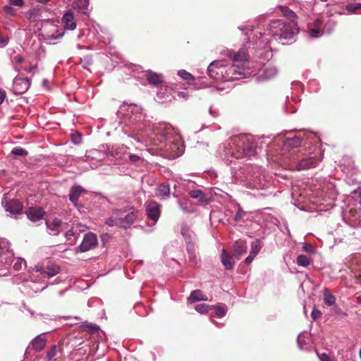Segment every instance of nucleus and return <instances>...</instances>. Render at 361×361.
Here are the masks:
<instances>
[{"instance_id":"bf43d9fd","label":"nucleus","mask_w":361,"mask_h":361,"mask_svg":"<svg viewBox=\"0 0 361 361\" xmlns=\"http://www.w3.org/2000/svg\"><path fill=\"white\" fill-rule=\"evenodd\" d=\"M302 248L305 251H306L307 252H310V253L315 252V249L311 245L305 244V245H303Z\"/></svg>"},{"instance_id":"f03ea898","label":"nucleus","mask_w":361,"mask_h":361,"mask_svg":"<svg viewBox=\"0 0 361 361\" xmlns=\"http://www.w3.org/2000/svg\"><path fill=\"white\" fill-rule=\"evenodd\" d=\"M224 54L233 61L232 65L225 60H215L209 63L207 68L209 76L216 81L226 82L249 78L253 72L245 68L252 54L245 42L237 53L231 50H224Z\"/></svg>"},{"instance_id":"6e6552de","label":"nucleus","mask_w":361,"mask_h":361,"mask_svg":"<svg viewBox=\"0 0 361 361\" xmlns=\"http://www.w3.org/2000/svg\"><path fill=\"white\" fill-rule=\"evenodd\" d=\"M344 218L348 219L352 226H361V200L352 206L348 207V209L345 212Z\"/></svg>"},{"instance_id":"69168bd1","label":"nucleus","mask_w":361,"mask_h":361,"mask_svg":"<svg viewBox=\"0 0 361 361\" xmlns=\"http://www.w3.org/2000/svg\"><path fill=\"white\" fill-rule=\"evenodd\" d=\"M6 98V92L0 88V104H2Z\"/></svg>"},{"instance_id":"58836bf2","label":"nucleus","mask_w":361,"mask_h":361,"mask_svg":"<svg viewBox=\"0 0 361 361\" xmlns=\"http://www.w3.org/2000/svg\"><path fill=\"white\" fill-rule=\"evenodd\" d=\"M324 302L328 306H331L336 302V298L332 294L328 293L327 291L324 293Z\"/></svg>"},{"instance_id":"b1692460","label":"nucleus","mask_w":361,"mask_h":361,"mask_svg":"<svg viewBox=\"0 0 361 361\" xmlns=\"http://www.w3.org/2000/svg\"><path fill=\"white\" fill-rule=\"evenodd\" d=\"M180 233L185 239L186 245L189 244H194L195 238V233L190 230V227L183 224L181 226Z\"/></svg>"},{"instance_id":"f8f14e48","label":"nucleus","mask_w":361,"mask_h":361,"mask_svg":"<svg viewBox=\"0 0 361 361\" xmlns=\"http://www.w3.org/2000/svg\"><path fill=\"white\" fill-rule=\"evenodd\" d=\"M30 85L27 78L16 77L13 80L12 91L16 94H22L29 89Z\"/></svg>"},{"instance_id":"c03bdc74","label":"nucleus","mask_w":361,"mask_h":361,"mask_svg":"<svg viewBox=\"0 0 361 361\" xmlns=\"http://www.w3.org/2000/svg\"><path fill=\"white\" fill-rule=\"evenodd\" d=\"M71 140L74 145H80L82 142V135L78 132L74 133L71 135Z\"/></svg>"},{"instance_id":"338daca9","label":"nucleus","mask_w":361,"mask_h":361,"mask_svg":"<svg viewBox=\"0 0 361 361\" xmlns=\"http://www.w3.org/2000/svg\"><path fill=\"white\" fill-rule=\"evenodd\" d=\"M87 328L92 333H94L99 329V326L94 324H90L87 326Z\"/></svg>"},{"instance_id":"864d4df0","label":"nucleus","mask_w":361,"mask_h":361,"mask_svg":"<svg viewBox=\"0 0 361 361\" xmlns=\"http://www.w3.org/2000/svg\"><path fill=\"white\" fill-rule=\"evenodd\" d=\"M267 183H253V188H256L257 190H263L267 187Z\"/></svg>"},{"instance_id":"3c124183","label":"nucleus","mask_w":361,"mask_h":361,"mask_svg":"<svg viewBox=\"0 0 361 361\" xmlns=\"http://www.w3.org/2000/svg\"><path fill=\"white\" fill-rule=\"evenodd\" d=\"M8 3L11 6L23 7L25 4L24 0H8Z\"/></svg>"},{"instance_id":"5fc2aeb1","label":"nucleus","mask_w":361,"mask_h":361,"mask_svg":"<svg viewBox=\"0 0 361 361\" xmlns=\"http://www.w3.org/2000/svg\"><path fill=\"white\" fill-rule=\"evenodd\" d=\"M128 157H129V161L133 164L137 163V161H139L142 159L140 156H138L136 154H129Z\"/></svg>"},{"instance_id":"09e8293b","label":"nucleus","mask_w":361,"mask_h":361,"mask_svg":"<svg viewBox=\"0 0 361 361\" xmlns=\"http://www.w3.org/2000/svg\"><path fill=\"white\" fill-rule=\"evenodd\" d=\"M178 74L180 78H182L184 80H189L193 79V76L190 73L187 72L185 70L179 71Z\"/></svg>"},{"instance_id":"cd10ccee","label":"nucleus","mask_w":361,"mask_h":361,"mask_svg":"<svg viewBox=\"0 0 361 361\" xmlns=\"http://www.w3.org/2000/svg\"><path fill=\"white\" fill-rule=\"evenodd\" d=\"M310 336L307 332H303L298 335L297 341L298 345L300 349H307L310 343Z\"/></svg>"},{"instance_id":"0e129e2a","label":"nucleus","mask_w":361,"mask_h":361,"mask_svg":"<svg viewBox=\"0 0 361 361\" xmlns=\"http://www.w3.org/2000/svg\"><path fill=\"white\" fill-rule=\"evenodd\" d=\"M74 235H75V232L73 231V229H70V230L67 231L65 233V236L68 240H71V238L72 236H74Z\"/></svg>"},{"instance_id":"f3484780","label":"nucleus","mask_w":361,"mask_h":361,"mask_svg":"<svg viewBox=\"0 0 361 361\" xmlns=\"http://www.w3.org/2000/svg\"><path fill=\"white\" fill-rule=\"evenodd\" d=\"M27 219L32 222H37L43 219L44 212L40 207H30L26 213Z\"/></svg>"},{"instance_id":"f704fd0d","label":"nucleus","mask_w":361,"mask_h":361,"mask_svg":"<svg viewBox=\"0 0 361 361\" xmlns=\"http://www.w3.org/2000/svg\"><path fill=\"white\" fill-rule=\"evenodd\" d=\"M336 23L332 19H328L326 21L324 20L322 24V29L324 34H330L336 27Z\"/></svg>"},{"instance_id":"37998d69","label":"nucleus","mask_w":361,"mask_h":361,"mask_svg":"<svg viewBox=\"0 0 361 361\" xmlns=\"http://www.w3.org/2000/svg\"><path fill=\"white\" fill-rule=\"evenodd\" d=\"M11 153L16 157H24L27 156L28 154L25 149L20 147H14L12 149Z\"/></svg>"},{"instance_id":"052dcab7","label":"nucleus","mask_w":361,"mask_h":361,"mask_svg":"<svg viewBox=\"0 0 361 361\" xmlns=\"http://www.w3.org/2000/svg\"><path fill=\"white\" fill-rule=\"evenodd\" d=\"M317 355L320 361H331L330 357L326 353H322L321 355L317 353Z\"/></svg>"},{"instance_id":"1a4fd4ad","label":"nucleus","mask_w":361,"mask_h":361,"mask_svg":"<svg viewBox=\"0 0 361 361\" xmlns=\"http://www.w3.org/2000/svg\"><path fill=\"white\" fill-rule=\"evenodd\" d=\"M97 243L98 241L96 234L92 232H89L85 234L80 245L75 247V252H85L92 249H94L97 245Z\"/></svg>"},{"instance_id":"bb28decb","label":"nucleus","mask_w":361,"mask_h":361,"mask_svg":"<svg viewBox=\"0 0 361 361\" xmlns=\"http://www.w3.org/2000/svg\"><path fill=\"white\" fill-rule=\"evenodd\" d=\"M146 75L148 82L151 85H158L161 84L163 81L161 75H159L152 71H147Z\"/></svg>"},{"instance_id":"393cba45","label":"nucleus","mask_w":361,"mask_h":361,"mask_svg":"<svg viewBox=\"0 0 361 361\" xmlns=\"http://www.w3.org/2000/svg\"><path fill=\"white\" fill-rule=\"evenodd\" d=\"M121 215V210L115 209L113 211L112 215L106 220L105 223L109 226H116L120 227V216Z\"/></svg>"},{"instance_id":"6e6d98bb","label":"nucleus","mask_w":361,"mask_h":361,"mask_svg":"<svg viewBox=\"0 0 361 361\" xmlns=\"http://www.w3.org/2000/svg\"><path fill=\"white\" fill-rule=\"evenodd\" d=\"M321 316L322 312L319 310L317 309H313V310L311 312V317L314 320L319 319Z\"/></svg>"},{"instance_id":"13d9d810","label":"nucleus","mask_w":361,"mask_h":361,"mask_svg":"<svg viewBox=\"0 0 361 361\" xmlns=\"http://www.w3.org/2000/svg\"><path fill=\"white\" fill-rule=\"evenodd\" d=\"M260 246L257 243H252L251 244V252H254L256 255L259 252Z\"/></svg>"},{"instance_id":"49530a36","label":"nucleus","mask_w":361,"mask_h":361,"mask_svg":"<svg viewBox=\"0 0 361 361\" xmlns=\"http://www.w3.org/2000/svg\"><path fill=\"white\" fill-rule=\"evenodd\" d=\"M214 314L218 317L221 318L226 315V310L224 307L216 306L214 307Z\"/></svg>"},{"instance_id":"9d476101","label":"nucleus","mask_w":361,"mask_h":361,"mask_svg":"<svg viewBox=\"0 0 361 361\" xmlns=\"http://www.w3.org/2000/svg\"><path fill=\"white\" fill-rule=\"evenodd\" d=\"M87 190L80 185H73L70 189L68 195L69 200L73 203V206L80 212V209L83 208V205L78 202V199L82 194L86 193Z\"/></svg>"},{"instance_id":"4d7b16f0","label":"nucleus","mask_w":361,"mask_h":361,"mask_svg":"<svg viewBox=\"0 0 361 361\" xmlns=\"http://www.w3.org/2000/svg\"><path fill=\"white\" fill-rule=\"evenodd\" d=\"M256 255H257L254 252L250 251L249 255L245 258V262L246 264H250L253 261Z\"/></svg>"},{"instance_id":"a19ab883","label":"nucleus","mask_w":361,"mask_h":361,"mask_svg":"<svg viewBox=\"0 0 361 361\" xmlns=\"http://www.w3.org/2000/svg\"><path fill=\"white\" fill-rule=\"evenodd\" d=\"M80 64L82 68L86 70L90 71V67L92 64V59L90 56H85L83 59H81Z\"/></svg>"},{"instance_id":"c756f323","label":"nucleus","mask_w":361,"mask_h":361,"mask_svg":"<svg viewBox=\"0 0 361 361\" xmlns=\"http://www.w3.org/2000/svg\"><path fill=\"white\" fill-rule=\"evenodd\" d=\"M207 298L205 296L200 290H195L191 292L188 301L190 302H195L198 301H207Z\"/></svg>"},{"instance_id":"e433bc0d","label":"nucleus","mask_w":361,"mask_h":361,"mask_svg":"<svg viewBox=\"0 0 361 361\" xmlns=\"http://www.w3.org/2000/svg\"><path fill=\"white\" fill-rule=\"evenodd\" d=\"M178 204L179 208L185 213H192L193 212V208L191 206L190 203L186 200L182 201L178 200Z\"/></svg>"},{"instance_id":"a211bd4d","label":"nucleus","mask_w":361,"mask_h":361,"mask_svg":"<svg viewBox=\"0 0 361 361\" xmlns=\"http://www.w3.org/2000/svg\"><path fill=\"white\" fill-rule=\"evenodd\" d=\"M62 22L65 30H73L76 28L73 13L71 11H68L64 13Z\"/></svg>"},{"instance_id":"a18cd8bd","label":"nucleus","mask_w":361,"mask_h":361,"mask_svg":"<svg viewBox=\"0 0 361 361\" xmlns=\"http://www.w3.org/2000/svg\"><path fill=\"white\" fill-rule=\"evenodd\" d=\"M58 346L56 345H52L51 348L47 353V358L49 361L53 359L57 353Z\"/></svg>"},{"instance_id":"473e14b6","label":"nucleus","mask_w":361,"mask_h":361,"mask_svg":"<svg viewBox=\"0 0 361 361\" xmlns=\"http://www.w3.org/2000/svg\"><path fill=\"white\" fill-rule=\"evenodd\" d=\"M13 269L16 271H19L23 269V267H26V261L20 257L14 258V256H13V262H11V266ZM11 269L10 267L9 270ZM10 272L8 273V274Z\"/></svg>"},{"instance_id":"4468645a","label":"nucleus","mask_w":361,"mask_h":361,"mask_svg":"<svg viewBox=\"0 0 361 361\" xmlns=\"http://www.w3.org/2000/svg\"><path fill=\"white\" fill-rule=\"evenodd\" d=\"M320 159L314 157H310L301 159L297 164L296 169L298 171L307 170L316 167Z\"/></svg>"},{"instance_id":"72a5a7b5","label":"nucleus","mask_w":361,"mask_h":361,"mask_svg":"<svg viewBox=\"0 0 361 361\" xmlns=\"http://www.w3.org/2000/svg\"><path fill=\"white\" fill-rule=\"evenodd\" d=\"M59 271H60V268L58 265L51 264V265L47 267L46 268V269H44L42 271V274L47 276V277L51 278V277H53V276H56V274H58L59 273Z\"/></svg>"},{"instance_id":"aec40b11","label":"nucleus","mask_w":361,"mask_h":361,"mask_svg":"<svg viewBox=\"0 0 361 361\" xmlns=\"http://www.w3.org/2000/svg\"><path fill=\"white\" fill-rule=\"evenodd\" d=\"M188 253V263L191 266H197L200 262V259L196 254L194 244L186 245Z\"/></svg>"},{"instance_id":"0eeeda50","label":"nucleus","mask_w":361,"mask_h":361,"mask_svg":"<svg viewBox=\"0 0 361 361\" xmlns=\"http://www.w3.org/2000/svg\"><path fill=\"white\" fill-rule=\"evenodd\" d=\"M250 63L249 61L248 63L245 64V68H250V71L253 72L250 77L255 76V80L257 82L271 80L276 77L279 73L277 68L271 65H264L259 68L253 66H251Z\"/></svg>"},{"instance_id":"6ab92c4d","label":"nucleus","mask_w":361,"mask_h":361,"mask_svg":"<svg viewBox=\"0 0 361 361\" xmlns=\"http://www.w3.org/2000/svg\"><path fill=\"white\" fill-rule=\"evenodd\" d=\"M124 212H122V215L120 216V227L128 228L134 223L136 215L133 212H129L124 215Z\"/></svg>"},{"instance_id":"79ce46f5","label":"nucleus","mask_w":361,"mask_h":361,"mask_svg":"<svg viewBox=\"0 0 361 361\" xmlns=\"http://www.w3.org/2000/svg\"><path fill=\"white\" fill-rule=\"evenodd\" d=\"M236 208L237 212L235 214L233 219L235 221H239L245 216V212L243 210L242 207L238 204H236Z\"/></svg>"},{"instance_id":"774afa93","label":"nucleus","mask_w":361,"mask_h":361,"mask_svg":"<svg viewBox=\"0 0 361 361\" xmlns=\"http://www.w3.org/2000/svg\"><path fill=\"white\" fill-rule=\"evenodd\" d=\"M209 114L214 117H216L219 114L218 111L215 109H214L213 106L210 107Z\"/></svg>"},{"instance_id":"2eb2a0df","label":"nucleus","mask_w":361,"mask_h":361,"mask_svg":"<svg viewBox=\"0 0 361 361\" xmlns=\"http://www.w3.org/2000/svg\"><path fill=\"white\" fill-rule=\"evenodd\" d=\"M323 23L324 20L317 18L314 21L312 27L309 28L310 35L312 38H318L324 34L322 28Z\"/></svg>"},{"instance_id":"c85d7f7f","label":"nucleus","mask_w":361,"mask_h":361,"mask_svg":"<svg viewBox=\"0 0 361 361\" xmlns=\"http://www.w3.org/2000/svg\"><path fill=\"white\" fill-rule=\"evenodd\" d=\"M221 262L226 269L231 270V269H233L234 262L233 261L231 257H228L227 255L225 250H223L221 251Z\"/></svg>"},{"instance_id":"2f4dec72","label":"nucleus","mask_w":361,"mask_h":361,"mask_svg":"<svg viewBox=\"0 0 361 361\" xmlns=\"http://www.w3.org/2000/svg\"><path fill=\"white\" fill-rule=\"evenodd\" d=\"M47 340L42 335L36 336L32 341V345L37 351L42 350L46 345Z\"/></svg>"},{"instance_id":"c9c22d12","label":"nucleus","mask_w":361,"mask_h":361,"mask_svg":"<svg viewBox=\"0 0 361 361\" xmlns=\"http://www.w3.org/2000/svg\"><path fill=\"white\" fill-rule=\"evenodd\" d=\"M296 262L298 266L306 267L312 263V260L305 255H299L297 257Z\"/></svg>"},{"instance_id":"4be33fe9","label":"nucleus","mask_w":361,"mask_h":361,"mask_svg":"<svg viewBox=\"0 0 361 361\" xmlns=\"http://www.w3.org/2000/svg\"><path fill=\"white\" fill-rule=\"evenodd\" d=\"M189 195L192 198L197 200L202 204H208L211 201V197L201 190H191L189 192Z\"/></svg>"},{"instance_id":"423d86ee","label":"nucleus","mask_w":361,"mask_h":361,"mask_svg":"<svg viewBox=\"0 0 361 361\" xmlns=\"http://www.w3.org/2000/svg\"><path fill=\"white\" fill-rule=\"evenodd\" d=\"M13 255L9 242L0 238V276L8 275Z\"/></svg>"},{"instance_id":"5701e85b","label":"nucleus","mask_w":361,"mask_h":361,"mask_svg":"<svg viewBox=\"0 0 361 361\" xmlns=\"http://www.w3.org/2000/svg\"><path fill=\"white\" fill-rule=\"evenodd\" d=\"M170 186L167 182L161 183L156 190V195L160 200H166L170 196Z\"/></svg>"},{"instance_id":"9b49d317","label":"nucleus","mask_w":361,"mask_h":361,"mask_svg":"<svg viewBox=\"0 0 361 361\" xmlns=\"http://www.w3.org/2000/svg\"><path fill=\"white\" fill-rule=\"evenodd\" d=\"M2 205L7 212H9L11 216H16L22 214L23 206L21 202L18 200H6V197L2 200Z\"/></svg>"},{"instance_id":"dca6fc26","label":"nucleus","mask_w":361,"mask_h":361,"mask_svg":"<svg viewBox=\"0 0 361 361\" xmlns=\"http://www.w3.org/2000/svg\"><path fill=\"white\" fill-rule=\"evenodd\" d=\"M48 233L52 235H57L62 231V221L60 219H55L53 221L46 222Z\"/></svg>"},{"instance_id":"f257e3e1","label":"nucleus","mask_w":361,"mask_h":361,"mask_svg":"<svg viewBox=\"0 0 361 361\" xmlns=\"http://www.w3.org/2000/svg\"><path fill=\"white\" fill-rule=\"evenodd\" d=\"M239 29L247 36L248 47L252 57L261 58L264 54V49L270 42L271 37L276 39H290L298 32L296 22H286L283 20H273L269 23L264 17H260L257 23L250 30L246 27Z\"/></svg>"},{"instance_id":"412c9836","label":"nucleus","mask_w":361,"mask_h":361,"mask_svg":"<svg viewBox=\"0 0 361 361\" xmlns=\"http://www.w3.org/2000/svg\"><path fill=\"white\" fill-rule=\"evenodd\" d=\"M302 143V137L300 135H293L283 141V149H294L298 147Z\"/></svg>"},{"instance_id":"a878e982","label":"nucleus","mask_w":361,"mask_h":361,"mask_svg":"<svg viewBox=\"0 0 361 361\" xmlns=\"http://www.w3.org/2000/svg\"><path fill=\"white\" fill-rule=\"evenodd\" d=\"M247 244L245 242L240 240L236 241L233 245V255L236 258H240V256L245 253L247 251Z\"/></svg>"},{"instance_id":"7c9ffc66","label":"nucleus","mask_w":361,"mask_h":361,"mask_svg":"<svg viewBox=\"0 0 361 361\" xmlns=\"http://www.w3.org/2000/svg\"><path fill=\"white\" fill-rule=\"evenodd\" d=\"M279 10L280 12L289 20V22H296L295 20L297 18L296 14L290 10L289 8L283 6H279Z\"/></svg>"},{"instance_id":"ddd939ff","label":"nucleus","mask_w":361,"mask_h":361,"mask_svg":"<svg viewBox=\"0 0 361 361\" xmlns=\"http://www.w3.org/2000/svg\"><path fill=\"white\" fill-rule=\"evenodd\" d=\"M160 207L161 205L155 201L151 200L147 202L146 213L147 217L154 222H157L161 214Z\"/></svg>"},{"instance_id":"8fccbe9b","label":"nucleus","mask_w":361,"mask_h":361,"mask_svg":"<svg viewBox=\"0 0 361 361\" xmlns=\"http://www.w3.org/2000/svg\"><path fill=\"white\" fill-rule=\"evenodd\" d=\"M13 6L6 5L3 7V10L4 13L9 16H15L16 15V10L12 7Z\"/></svg>"},{"instance_id":"20e7f679","label":"nucleus","mask_w":361,"mask_h":361,"mask_svg":"<svg viewBox=\"0 0 361 361\" xmlns=\"http://www.w3.org/2000/svg\"><path fill=\"white\" fill-rule=\"evenodd\" d=\"M117 115L121 120L119 123L123 125L121 126L122 130L128 136L139 133L146 126L142 122L145 115L142 108L137 104L123 102L119 107Z\"/></svg>"},{"instance_id":"4c0bfd02","label":"nucleus","mask_w":361,"mask_h":361,"mask_svg":"<svg viewBox=\"0 0 361 361\" xmlns=\"http://www.w3.org/2000/svg\"><path fill=\"white\" fill-rule=\"evenodd\" d=\"M104 157V153L102 152L97 150V149H92L89 152V154L86 157V158L88 159H97V160L100 161L102 160Z\"/></svg>"},{"instance_id":"603ef678","label":"nucleus","mask_w":361,"mask_h":361,"mask_svg":"<svg viewBox=\"0 0 361 361\" xmlns=\"http://www.w3.org/2000/svg\"><path fill=\"white\" fill-rule=\"evenodd\" d=\"M63 35H64L63 32H61L59 33L58 35H48L45 39L47 40H49V41L55 40V39L61 38L63 36Z\"/></svg>"},{"instance_id":"7ed1b4c3","label":"nucleus","mask_w":361,"mask_h":361,"mask_svg":"<svg viewBox=\"0 0 361 361\" xmlns=\"http://www.w3.org/2000/svg\"><path fill=\"white\" fill-rule=\"evenodd\" d=\"M142 135V138L147 139V142L157 146V150L160 151L161 155L169 159H174L184 152V146L180 137L174 133L173 128L167 123H157L153 125Z\"/></svg>"},{"instance_id":"de8ad7c7","label":"nucleus","mask_w":361,"mask_h":361,"mask_svg":"<svg viewBox=\"0 0 361 361\" xmlns=\"http://www.w3.org/2000/svg\"><path fill=\"white\" fill-rule=\"evenodd\" d=\"M209 308V306L204 303L199 304L195 306L196 311L200 314H204V313L207 312Z\"/></svg>"},{"instance_id":"e2e57ef3","label":"nucleus","mask_w":361,"mask_h":361,"mask_svg":"<svg viewBox=\"0 0 361 361\" xmlns=\"http://www.w3.org/2000/svg\"><path fill=\"white\" fill-rule=\"evenodd\" d=\"M8 39L0 36V47H4L8 44Z\"/></svg>"},{"instance_id":"ea45409f","label":"nucleus","mask_w":361,"mask_h":361,"mask_svg":"<svg viewBox=\"0 0 361 361\" xmlns=\"http://www.w3.org/2000/svg\"><path fill=\"white\" fill-rule=\"evenodd\" d=\"M345 9L349 13H353L356 11L361 9V3L349 4L346 5Z\"/></svg>"},{"instance_id":"680f3d73","label":"nucleus","mask_w":361,"mask_h":361,"mask_svg":"<svg viewBox=\"0 0 361 361\" xmlns=\"http://www.w3.org/2000/svg\"><path fill=\"white\" fill-rule=\"evenodd\" d=\"M321 2H327L329 1V4H342L344 2L345 0H319Z\"/></svg>"},{"instance_id":"39448f33","label":"nucleus","mask_w":361,"mask_h":361,"mask_svg":"<svg viewBox=\"0 0 361 361\" xmlns=\"http://www.w3.org/2000/svg\"><path fill=\"white\" fill-rule=\"evenodd\" d=\"M229 145L233 151L231 152V156L236 159L241 157L250 158L256 154L257 143L251 135L240 134L231 137Z\"/></svg>"}]
</instances>
